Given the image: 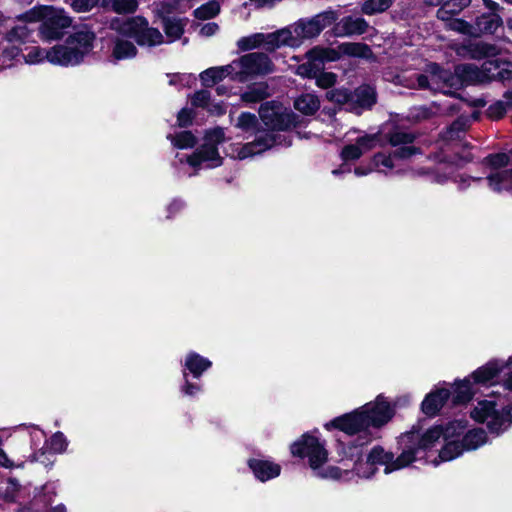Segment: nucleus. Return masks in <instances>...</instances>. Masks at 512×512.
Here are the masks:
<instances>
[{"label": "nucleus", "instance_id": "37998d69", "mask_svg": "<svg viewBox=\"0 0 512 512\" xmlns=\"http://www.w3.org/2000/svg\"><path fill=\"white\" fill-rule=\"evenodd\" d=\"M445 23V27L449 30L455 31L457 33L467 35L470 37H474L473 32V24H470L469 22L460 19L451 17L449 20H442Z\"/></svg>", "mask_w": 512, "mask_h": 512}, {"label": "nucleus", "instance_id": "5701e85b", "mask_svg": "<svg viewBox=\"0 0 512 512\" xmlns=\"http://www.w3.org/2000/svg\"><path fill=\"white\" fill-rule=\"evenodd\" d=\"M248 464L255 477L262 482L276 478L281 472L279 464L266 459H251Z\"/></svg>", "mask_w": 512, "mask_h": 512}, {"label": "nucleus", "instance_id": "6e6d98bb", "mask_svg": "<svg viewBox=\"0 0 512 512\" xmlns=\"http://www.w3.org/2000/svg\"><path fill=\"white\" fill-rule=\"evenodd\" d=\"M413 137L410 134L404 132H395L390 136V143L393 146H397L404 143L412 142Z\"/></svg>", "mask_w": 512, "mask_h": 512}, {"label": "nucleus", "instance_id": "9d476101", "mask_svg": "<svg viewBox=\"0 0 512 512\" xmlns=\"http://www.w3.org/2000/svg\"><path fill=\"white\" fill-rule=\"evenodd\" d=\"M494 400L479 401L471 412V417L478 422H485L491 432L501 433L512 423V406L501 411L496 409Z\"/></svg>", "mask_w": 512, "mask_h": 512}, {"label": "nucleus", "instance_id": "7c9ffc66", "mask_svg": "<svg viewBox=\"0 0 512 512\" xmlns=\"http://www.w3.org/2000/svg\"><path fill=\"white\" fill-rule=\"evenodd\" d=\"M471 4V0H446L441 3L437 10V18L439 20H449L460 14L465 8Z\"/></svg>", "mask_w": 512, "mask_h": 512}, {"label": "nucleus", "instance_id": "c03bdc74", "mask_svg": "<svg viewBox=\"0 0 512 512\" xmlns=\"http://www.w3.org/2000/svg\"><path fill=\"white\" fill-rule=\"evenodd\" d=\"M174 147L179 149L192 148L196 144V138L190 131H182L175 135H168Z\"/></svg>", "mask_w": 512, "mask_h": 512}, {"label": "nucleus", "instance_id": "bb28decb", "mask_svg": "<svg viewBox=\"0 0 512 512\" xmlns=\"http://www.w3.org/2000/svg\"><path fill=\"white\" fill-rule=\"evenodd\" d=\"M485 70L489 73L492 80H511L512 79V63L499 59L486 61Z\"/></svg>", "mask_w": 512, "mask_h": 512}, {"label": "nucleus", "instance_id": "c85d7f7f", "mask_svg": "<svg viewBox=\"0 0 512 512\" xmlns=\"http://www.w3.org/2000/svg\"><path fill=\"white\" fill-rule=\"evenodd\" d=\"M495 51L496 48L493 45L483 42L471 43L467 46H462L456 49L458 55L473 59H480L488 55H493Z\"/></svg>", "mask_w": 512, "mask_h": 512}, {"label": "nucleus", "instance_id": "58836bf2", "mask_svg": "<svg viewBox=\"0 0 512 512\" xmlns=\"http://www.w3.org/2000/svg\"><path fill=\"white\" fill-rule=\"evenodd\" d=\"M270 96L268 86L260 83L249 87V89L241 95L243 102L247 104L256 103Z\"/></svg>", "mask_w": 512, "mask_h": 512}, {"label": "nucleus", "instance_id": "a878e982", "mask_svg": "<svg viewBox=\"0 0 512 512\" xmlns=\"http://www.w3.org/2000/svg\"><path fill=\"white\" fill-rule=\"evenodd\" d=\"M503 24L502 18L495 13L483 14L476 18L473 24L474 37L493 34Z\"/></svg>", "mask_w": 512, "mask_h": 512}, {"label": "nucleus", "instance_id": "09e8293b", "mask_svg": "<svg viewBox=\"0 0 512 512\" xmlns=\"http://www.w3.org/2000/svg\"><path fill=\"white\" fill-rule=\"evenodd\" d=\"M501 384L506 390H512V356L507 361L500 360Z\"/></svg>", "mask_w": 512, "mask_h": 512}, {"label": "nucleus", "instance_id": "393cba45", "mask_svg": "<svg viewBox=\"0 0 512 512\" xmlns=\"http://www.w3.org/2000/svg\"><path fill=\"white\" fill-rule=\"evenodd\" d=\"M450 394V391L446 388H440L429 393L421 405L423 413L427 416L436 415L443 407Z\"/></svg>", "mask_w": 512, "mask_h": 512}, {"label": "nucleus", "instance_id": "4be33fe9", "mask_svg": "<svg viewBox=\"0 0 512 512\" xmlns=\"http://www.w3.org/2000/svg\"><path fill=\"white\" fill-rule=\"evenodd\" d=\"M445 433H446V426H435L427 430L422 437L418 440V446L417 447H409L406 450L412 451L414 456V461L417 460L420 456L419 454L422 451L431 449L435 446V444L443 438L445 441Z\"/></svg>", "mask_w": 512, "mask_h": 512}, {"label": "nucleus", "instance_id": "39448f33", "mask_svg": "<svg viewBox=\"0 0 512 512\" xmlns=\"http://www.w3.org/2000/svg\"><path fill=\"white\" fill-rule=\"evenodd\" d=\"M336 11L326 10L311 18H302L293 24L279 29L282 46L297 48L305 40L313 39L338 19Z\"/></svg>", "mask_w": 512, "mask_h": 512}, {"label": "nucleus", "instance_id": "2f4dec72", "mask_svg": "<svg viewBox=\"0 0 512 512\" xmlns=\"http://www.w3.org/2000/svg\"><path fill=\"white\" fill-rule=\"evenodd\" d=\"M510 110H512V90L506 91L501 100L490 105L487 114L491 119H500Z\"/></svg>", "mask_w": 512, "mask_h": 512}, {"label": "nucleus", "instance_id": "423d86ee", "mask_svg": "<svg viewBox=\"0 0 512 512\" xmlns=\"http://www.w3.org/2000/svg\"><path fill=\"white\" fill-rule=\"evenodd\" d=\"M22 22L41 21L39 35L42 40L51 42L61 39L72 25V19L63 9L53 6H36L19 16Z\"/></svg>", "mask_w": 512, "mask_h": 512}, {"label": "nucleus", "instance_id": "1a4fd4ad", "mask_svg": "<svg viewBox=\"0 0 512 512\" xmlns=\"http://www.w3.org/2000/svg\"><path fill=\"white\" fill-rule=\"evenodd\" d=\"M225 133L222 128H215L206 133L204 144L187 158L190 166L214 168L222 164L217 145L224 142Z\"/></svg>", "mask_w": 512, "mask_h": 512}, {"label": "nucleus", "instance_id": "473e14b6", "mask_svg": "<svg viewBox=\"0 0 512 512\" xmlns=\"http://www.w3.org/2000/svg\"><path fill=\"white\" fill-rule=\"evenodd\" d=\"M474 393L472 381L469 377L461 381H456L453 387V402L455 404L466 403L472 398Z\"/></svg>", "mask_w": 512, "mask_h": 512}, {"label": "nucleus", "instance_id": "f257e3e1", "mask_svg": "<svg viewBox=\"0 0 512 512\" xmlns=\"http://www.w3.org/2000/svg\"><path fill=\"white\" fill-rule=\"evenodd\" d=\"M352 457H356L353 470L342 469L336 466L323 467L328 459V452L317 437L305 434L302 438L291 445V453L294 456L307 457L309 466L315 476L322 479L351 481L355 477L370 478L376 472V466L384 467L385 474L403 469L414 462L412 451L403 450V452L394 458L391 452L385 451L382 447L376 446L367 454L365 460L362 459L360 451L357 448H350Z\"/></svg>", "mask_w": 512, "mask_h": 512}, {"label": "nucleus", "instance_id": "13d9d810", "mask_svg": "<svg viewBox=\"0 0 512 512\" xmlns=\"http://www.w3.org/2000/svg\"><path fill=\"white\" fill-rule=\"evenodd\" d=\"M0 466L4 467L6 469H13V468H22L24 467V463L15 464L7 455V453L0 448Z\"/></svg>", "mask_w": 512, "mask_h": 512}, {"label": "nucleus", "instance_id": "6ab92c4d", "mask_svg": "<svg viewBox=\"0 0 512 512\" xmlns=\"http://www.w3.org/2000/svg\"><path fill=\"white\" fill-rule=\"evenodd\" d=\"M486 61L478 67L474 64H461L456 66V74L460 77L461 84H482L491 81V76L485 70Z\"/></svg>", "mask_w": 512, "mask_h": 512}, {"label": "nucleus", "instance_id": "052dcab7", "mask_svg": "<svg viewBox=\"0 0 512 512\" xmlns=\"http://www.w3.org/2000/svg\"><path fill=\"white\" fill-rule=\"evenodd\" d=\"M184 378L187 377L186 372H183ZM201 391V387L197 384L190 383L187 379H185V383L182 386V392L187 396H194Z\"/></svg>", "mask_w": 512, "mask_h": 512}, {"label": "nucleus", "instance_id": "7ed1b4c3", "mask_svg": "<svg viewBox=\"0 0 512 512\" xmlns=\"http://www.w3.org/2000/svg\"><path fill=\"white\" fill-rule=\"evenodd\" d=\"M393 417V410L383 396L366 403L355 411L333 420V425L346 434L353 435L369 427L380 428Z\"/></svg>", "mask_w": 512, "mask_h": 512}, {"label": "nucleus", "instance_id": "774afa93", "mask_svg": "<svg viewBox=\"0 0 512 512\" xmlns=\"http://www.w3.org/2000/svg\"><path fill=\"white\" fill-rule=\"evenodd\" d=\"M374 169L375 168L373 165L371 167L359 166L354 169V173L357 176H366L369 173H371Z\"/></svg>", "mask_w": 512, "mask_h": 512}, {"label": "nucleus", "instance_id": "dca6fc26", "mask_svg": "<svg viewBox=\"0 0 512 512\" xmlns=\"http://www.w3.org/2000/svg\"><path fill=\"white\" fill-rule=\"evenodd\" d=\"M130 38L139 45L154 46L163 42L162 34L155 28H149L142 17L130 18Z\"/></svg>", "mask_w": 512, "mask_h": 512}, {"label": "nucleus", "instance_id": "69168bd1", "mask_svg": "<svg viewBox=\"0 0 512 512\" xmlns=\"http://www.w3.org/2000/svg\"><path fill=\"white\" fill-rule=\"evenodd\" d=\"M208 112L214 115H222L225 112V109L221 103H211L207 106Z\"/></svg>", "mask_w": 512, "mask_h": 512}, {"label": "nucleus", "instance_id": "9b49d317", "mask_svg": "<svg viewBox=\"0 0 512 512\" xmlns=\"http://www.w3.org/2000/svg\"><path fill=\"white\" fill-rule=\"evenodd\" d=\"M508 163L509 156L506 153L493 154L485 158V164L489 167L486 180L493 192L512 194V169H501Z\"/></svg>", "mask_w": 512, "mask_h": 512}, {"label": "nucleus", "instance_id": "f3484780", "mask_svg": "<svg viewBox=\"0 0 512 512\" xmlns=\"http://www.w3.org/2000/svg\"><path fill=\"white\" fill-rule=\"evenodd\" d=\"M379 141L377 134H363L354 143L345 145L340 153L343 161H356L362 155L374 149Z\"/></svg>", "mask_w": 512, "mask_h": 512}, {"label": "nucleus", "instance_id": "aec40b11", "mask_svg": "<svg viewBox=\"0 0 512 512\" xmlns=\"http://www.w3.org/2000/svg\"><path fill=\"white\" fill-rule=\"evenodd\" d=\"M446 70L441 69L436 63L427 65L424 74L417 75V87L420 89H429L433 92H440L443 88V74Z\"/></svg>", "mask_w": 512, "mask_h": 512}, {"label": "nucleus", "instance_id": "bf43d9fd", "mask_svg": "<svg viewBox=\"0 0 512 512\" xmlns=\"http://www.w3.org/2000/svg\"><path fill=\"white\" fill-rule=\"evenodd\" d=\"M327 98L337 103H343L349 99V94L345 90H331L327 92Z\"/></svg>", "mask_w": 512, "mask_h": 512}, {"label": "nucleus", "instance_id": "a211bd4d", "mask_svg": "<svg viewBox=\"0 0 512 512\" xmlns=\"http://www.w3.org/2000/svg\"><path fill=\"white\" fill-rule=\"evenodd\" d=\"M417 152V149L413 146H403L398 148L393 155H386L384 153L375 154L371 163L375 170L387 173L396 166L394 163L395 159H406L416 154Z\"/></svg>", "mask_w": 512, "mask_h": 512}, {"label": "nucleus", "instance_id": "4468645a", "mask_svg": "<svg viewBox=\"0 0 512 512\" xmlns=\"http://www.w3.org/2000/svg\"><path fill=\"white\" fill-rule=\"evenodd\" d=\"M282 136L273 132L258 131L252 142L235 144L231 146L230 156L234 159L244 160L261 154L276 145H280Z\"/></svg>", "mask_w": 512, "mask_h": 512}, {"label": "nucleus", "instance_id": "680f3d73", "mask_svg": "<svg viewBox=\"0 0 512 512\" xmlns=\"http://www.w3.org/2000/svg\"><path fill=\"white\" fill-rule=\"evenodd\" d=\"M192 119L193 116L191 110L186 108L182 109L177 116L178 125L181 127L189 125L192 122Z\"/></svg>", "mask_w": 512, "mask_h": 512}, {"label": "nucleus", "instance_id": "338daca9", "mask_svg": "<svg viewBox=\"0 0 512 512\" xmlns=\"http://www.w3.org/2000/svg\"><path fill=\"white\" fill-rule=\"evenodd\" d=\"M467 126V120H457L456 122H454L450 128V130L448 131V133L450 134V138L453 137V133L455 131H462L466 128Z\"/></svg>", "mask_w": 512, "mask_h": 512}, {"label": "nucleus", "instance_id": "c756f323", "mask_svg": "<svg viewBox=\"0 0 512 512\" xmlns=\"http://www.w3.org/2000/svg\"><path fill=\"white\" fill-rule=\"evenodd\" d=\"M211 365L212 362L209 359L195 352L188 353L184 361L185 370H188L194 378H199Z\"/></svg>", "mask_w": 512, "mask_h": 512}, {"label": "nucleus", "instance_id": "79ce46f5", "mask_svg": "<svg viewBox=\"0 0 512 512\" xmlns=\"http://www.w3.org/2000/svg\"><path fill=\"white\" fill-rule=\"evenodd\" d=\"M258 119L255 114L249 112H242L235 123V127L244 131V132H255L257 134L258 131Z\"/></svg>", "mask_w": 512, "mask_h": 512}, {"label": "nucleus", "instance_id": "20e7f679", "mask_svg": "<svg viewBox=\"0 0 512 512\" xmlns=\"http://www.w3.org/2000/svg\"><path fill=\"white\" fill-rule=\"evenodd\" d=\"M467 422L455 420L446 425L445 445L439 453L441 461H450L460 456L464 451L475 450L487 442L483 429L466 431Z\"/></svg>", "mask_w": 512, "mask_h": 512}, {"label": "nucleus", "instance_id": "864d4df0", "mask_svg": "<svg viewBox=\"0 0 512 512\" xmlns=\"http://www.w3.org/2000/svg\"><path fill=\"white\" fill-rule=\"evenodd\" d=\"M99 0H71V7L76 12H88L92 10L97 4Z\"/></svg>", "mask_w": 512, "mask_h": 512}, {"label": "nucleus", "instance_id": "c9c22d12", "mask_svg": "<svg viewBox=\"0 0 512 512\" xmlns=\"http://www.w3.org/2000/svg\"><path fill=\"white\" fill-rule=\"evenodd\" d=\"M306 57L307 61L297 67L296 74L301 77L315 78L322 71L323 65L318 58L310 55V50L306 53Z\"/></svg>", "mask_w": 512, "mask_h": 512}, {"label": "nucleus", "instance_id": "5fc2aeb1", "mask_svg": "<svg viewBox=\"0 0 512 512\" xmlns=\"http://www.w3.org/2000/svg\"><path fill=\"white\" fill-rule=\"evenodd\" d=\"M210 102V93L206 90L196 92L192 96V104L196 107H203L207 109Z\"/></svg>", "mask_w": 512, "mask_h": 512}, {"label": "nucleus", "instance_id": "f704fd0d", "mask_svg": "<svg viewBox=\"0 0 512 512\" xmlns=\"http://www.w3.org/2000/svg\"><path fill=\"white\" fill-rule=\"evenodd\" d=\"M187 24L186 19L165 18L163 20L164 31L169 42H173L181 37Z\"/></svg>", "mask_w": 512, "mask_h": 512}, {"label": "nucleus", "instance_id": "a18cd8bd", "mask_svg": "<svg viewBox=\"0 0 512 512\" xmlns=\"http://www.w3.org/2000/svg\"><path fill=\"white\" fill-rule=\"evenodd\" d=\"M220 12V4L217 1H210L194 10V16L200 20L214 18Z\"/></svg>", "mask_w": 512, "mask_h": 512}, {"label": "nucleus", "instance_id": "3c124183", "mask_svg": "<svg viewBox=\"0 0 512 512\" xmlns=\"http://www.w3.org/2000/svg\"><path fill=\"white\" fill-rule=\"evenodd\" d=\"M168 83L171 86H177V87H186L191 86L195 78L192 74H168Z\"/></svg>", "mask_w": 512, "mask_h": 512}, {"label": "nucleus", "instance_id": "f03ea898", "mask_svg": "<svg viewBox=\"0 0 512 512\" xmlns=\"http://www.w3.org/2000/svg\"><path fill=\"white\" fill-rule=\"evenodd\" d=\"M95 38V33L84 27L69 35L63 44L48 49L33 46L23 57L27 64L48 61L63 67L77 66L93 50Z\"/></svg>", "mask_w": 512, "mask_h": 512}, {"label": "nucleus", "instance_id": "49530a36", "mask_svg": "<svg viewBox=\"0 0 512 512\" xmlns=\"http://www.w3.org/2000/svg\"><path fill=\"white\" fill-rule=\"evenodd\" d=\"M68 446V441L63 433L56 432L48 441L45 442V449L52 453H63Z\"/></svg>", "mask_w": 512, "mask_h": 512}, {"label": "nucleus", "instance_id": "72a5a7b5", "mask_svg": "<svg viewBox=\"0 0 512 512\" xmlns=\"http://www.w3.org/2000/svg\"><path fill=\"white\" fill-rule=\"evenodd\" d=\"M30 437H31V447L35 451H34V453L32 455L29 456V461L30 462H40V463H43L45 465L51 463V461L49 459H47V461L45 459L46 451L44 450V447L36 450V448L40 444V442L43 439H45L44 432L42 430L38 429V428L33 427V430L31 431Z\"/></svg>", "mask_w": 512, "mask_h": 512}, {"label": "nucleus", "instance_id": "8fccbe9b", "mask_svg": "<svg viewBox=\"0 0 512 512\" xmlns=\"http://www.w3.org/2000/svg\"><path fill=\"white\" fill-rule=\"evenodd\" d=\"M443 78V88H440V92L444 94H450L453 89H458L462 84L460 77L456 74V71L454 74H452L449 71H445V73L442 76Z\"/></svg>", "mask_w": 512, "mask_h": 512}, {"label": "nucleus", "instance_id": "0e129e2a", "mask_svg": "<svg viewBox=\"0 0 512 512\" xmlns=\"http://www.w3.org/2000/svg\"><path fill=\"white\" fill-rule=\"evenodd\" d=\"M183 207L184 203L181 200H173L167 207V218L173 217L176 213L180 212Z\"/></svg>", "mask_w": 512, "mask_h": 512}, {"label": "nucleus", "instance_id": "de8ad7c7", "mask_svg": "<svg viewBox=\"0 0 512 512\" xmlns=\"http://www.w3.org/2000/svg\"><path fill=\"white\" fill-rule=\"evenodd\" d=\"M392 5V0H366L362 5V12L367 15L386 11Z\"/></svg>", "mask_w": 512, "mask_h": 512}, {"label": "nucleus", "instance_id": "cd10ccee", "mask_svg": "<svg viewBox=\"0 0 512 512\" xmlns=\"http://www.w3.org/2000/svg\"><path fill=\"white\" fill-rule=\"evenodd\" d=\"M230 76L234 80V69L231 63L220 67H211L200 74V80L205 86H212L225 77Z\"/></svg>", "mask_w": 512, "mask_h": 512}, {"label": "nucleus", "instance_id": "0eeeda50", "mask_svg": "<svg viewBox=\"0 0 512 512\" xmlns=\"http://www.w3.org/2000/svg\"><path fill=\"white\" fill-rule=\"evenodd\" d=\"M112 9L117 16L110 20L109 37L113 42L111 62L117 63L128 57V0H114Z\"/></svg>", "mask_w": 512, "mask_h": 512}, {"label": "nucleus", "instance_id": "412c9836", "mask_svg": "<svg viewBox=\"0 0 512 512\" xmlns=\"http://www.w3.org/2000/svg\"><path fill=\"white\" fill-rule=\"evenodd\" d=\"M368 23L360 17L347 16L334 26V35L338 37L360 35L367 31Z\"/></svg>", "mask_w": 512, "mask_h": 512}, {"label": "nucleus", "instance_id": "ea45409f", "mask_svg": "<svg viewBox=\"0 0 512 512\" xmlns=\"http://www.w3.org/2000/svg\"><path fill=\"white\" fill-rule=\"evenodd\" d=\"M339 49L343 55L361 58H369L371 56L370 48L363 43H342L339 45Z\"/></svg>", "mask_w": 512, "mask_h": 512}, {"label": "nucleus", "instance_id": "4c0bfd02", "mask_svg": "<svg viewBox=\"0 0 512 512\" xmlns=\"http://www.w3.org/2000/svg\"><path fill=\"white\" fill-rule=\"evenodd\" d=\"M352 99L363 108H370L376 102V93L374 88L364 85L358 87L352 96Z\"/></svg>", "mask_w": 512, "mask_h": 512}, {"label": "nucleus", "instance_id": "e433bc0d", "mask_svg": "<svg viewBox=\"0 0 512 512\" xmlns=\"http://www.w3.org/2000/svg\"><path fill=\"white\" fill-rule=\"evenodd\" d=\"M294 107L304 115H312L319 109L320 102L315 95L304 94L295 100Z\"/></svg>", "mask_w": 512, "mask_h": 512}, {"label": "nucleus", "instance_id": "f8f14e48", "mask_svg": "<svg viewBox=\"0 0 512 512\" xmlns=\"http://www.w3.org/2000/svg\"><path fill=\"white\" fill-rule=\"evenodd\" d=\"M234 69V80L245 82L252 77L273 72L270 58L262 53L246 54L231 62Z\"/></svg>", "mask_w": 512, "mask_h": 512}, {"label": "nucleus", "instance_id": "2eb2a0df", "mask_svg": "<svg viewBox=\"0 0 512 512\" xmlns=\"http://www.w3.org/2000/svg\"><path fill=\"white\" fill-rule=\"evenodd\" d=\"M280 30L272 33H255L240 38L237 41V47L242 51H248L262 47L267 51H274L282 46L280 41Z\"/></svg>", "mask_w": 512, "mask_h": 512}, {"label": "nucleus", "instance_id": "6e6552de", "mask_svg": "<svg viewBox=\"0 0 512 512\" xmlns=\"http://www.w3.org/2000/svg\"><path fill=\"white\" fill-rule=\"evenodd\" d=\"M33 30L26 23H20L7 31L0 41V69L10 67L21 51V46L32 38Z\"/></svg>", "mask_w": 512, "mask_h": 512}, {"label": "nucleus", "instance_id": "4d7b16f0", "mask_svg": "<svg viewBox=\"0 0 512 512\" xmlns=\"http://www.w3.org/2000/svg\"><path fill=\"white\" fill-rule=\"evenodd\" d=\"M460 189H466L471 186L472 183H478L482 181V178L470 177L466 175H459L454 180Z\"/></svg>", "mask_w": 512, "mask_h": 512}, {"label": "nucleus", "instance_id": "ddd939ff", "mask_svg": "<svg viewBox=\"0 0 512 512\" xmlns=\"http://www.w3.org/2000/svg\"><path fill=\"white\" fill-rule=\"evenodd\" d=\"M259 116L269 128L267 132L285 130L296 125V116L277 101L265 102L260 106Z\"/></svg>", "mask_w": 512, "mask_h": 512}, {"label": "nucleus", "instance_id": "a19ab883", "mask_svg": "<svg viewBox=\"0 0 512 512\" xmlns=\"http://www.w3.org/2000/svg\"><path fill=\"white\" fill-rule=\"evenodd\" d=\"M310 55L312 57L318 58L321 64L324 65L325 62L336 61L340 59L343 53L339 49V46L337 49L316 46L310 50Z\"/></svg>", "mask_w": 512, "mask_h": 512}, {"label": "nucleus", "instance_id": "b1692460", "mask_svg": "<svg viewBox=\"0 0 512 512\" xmlns=\"http://www.w3.org/2000/svg\"><path fill=\"white\" fill-rule=\"evenodd\" d=\"M500 360H492L475 370L469 377L474 384L488 385L500 377Z\"/></svg>", "mask_w": 512, "mask_h": 512}, {"label": "nucleus", "instance_id": "603ef678", "mask_svg": "<svg viewBox=\"0 0 512 512\" xmlns=\"http://www.w3.org/2000/svg\"><path fill=\"white\" fill-rule=\"evenodd\" d=\"M315 78L317 86L325 89L336 83V75L332 72H320Z\"/></svg>", "mask_w": 512, "mask_h": 512}, {"label": "nucleus", "instance_id": "e2e57ef3", "mask_svg": "<svg viewBox=\"0 0 512 512\" xmlns=\"http://www.w3.org/2000/svg\"><path fill=\"white\" fill-rule=\"evenodd\" d=\"M219 30L218 24L214 22H209L204 24L200 29V35L203 37H211L215 35Z\"/></svg>", "mask_w": 512, "mask_h": 512}]
</instances>
